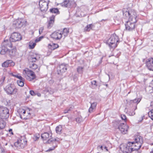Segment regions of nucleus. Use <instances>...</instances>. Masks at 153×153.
<instances>
[{"instance_id": "nucleus-44", "label": "nucleus", "mask_w": 153, "mask_h": 153, "mask_svg": "<svg viewBox=\"0 0 153 153\" xmlns=\"http://www.w3.org/2000/svg\"><path fill=\"white\" fill-rule=\"evenodd\" d=\"M121 117L123 120H124V122H126L127 120V119L125 115L124 114H122L121 115Z\"/></svg>"}, {"instance_id": "nucleus-17", "label": "nucleus", "mask_w": 153, "mask_h": 153, "mask_svg": "<svg viewBox=\"0 0 153 153\" xmlns=\"http://www.w3.org/2000/svg\"><path fill=\"white\" fill-rule=\"evenodd\" d=\"M74 3L72 1L65 0L62 3L60 4L63 7L70 8L72 7V4Z\"/></svg>"}, {"instance_id": "nucleus-59", "label": "nucleus", "mask_w": 153, "mask_h": 153, "mask_svg": "<svg viewBox=\"0 0 153 153\" xmlns=\"http://www.w3.org/2000/svg\"><path fill=\"white\" fill-rule=\"evenodd\" d=\"M23 114H25L26 113V111L25 110H23Z\"/></svg>"}, {"instance_id": "nucleus-41", "label": "nucleus", "mask_w": 153, "mask_h": 153, "mask_svg": "<svg viewBox=\"0 0 153 153\" xmlns=\"http://www.w3.org/2000/svg\"><path fill=\"white\" fill-rule=\"evenodd\" d=\"M149 117L153 120V109L152 110L148 113Z\"/></svg>"}, {"instance_id": "nucleus-1", "label": "nucleus", "mask_w": 153, "mask_h": 153, "mask_svg": "<svg viewBox=\"0 0 153 153\" xmlns=\"http://www.w3.org/2000/svg\"><path fill=\"white\" fill-rule=\"evenodd\" d=\"M104 42L110 49L115 48L120 42L118 36L115 33L111 35L108 40H105Z\"/></svg>"}, {"instance_id": "nucleus-9", "label": "nucleus", "mask_w": 153, "mask_h": 153, "mask_svg": "<svg viewBox=\"0 0 153 153\" xmlns=\"http://www.w3.org/2000/svg\"><path fill=\"white\" fill-rule=\"evenodd\" d=\"M49 2V1H48V2H47L45 0H39V5L41 11L45 12L47 11Z\"/></svg>"}, {"instance_id": "nucleus-12", "label": "nucleus", "mask_w": 153, "mask_h": 153, "mask_svg": "<svg viewBox=\"0 0 153 153\" xmlns=\"http://www.w3.org/2000/svg\"><path fill=\"white\" fill-rule=\"evenodd\" d=\"M50 36L53 40H59L62 37V33L59 30L55 31Z\"/></svg>"}, {"instance_id": "nucleus-21", "label": "nucleus", "mask_w": 153, "mask_h": 153, "mask_svg": "<svg viewBox=\"0 0 153 153\" xmlns=\"http://www.w3.org/2000/svg\"><path fill=\"white\" fill-rule=\"evenodd\" d=\"M141 100V99L139 98H136L133 100H131L130 101V103L131 104H133V103L134 104L135 106V108L134 109V110H135L137 109V105L140 102Z\"/></svg>"}, {"instance_id": "nucleus-20", "label": "nucleus", "mask_w": 153, "mask_h": 153, "mask_svg": "<svg viewBox=\"0 0 153 153\" xmlns=\"http://www.w3.org/2000/svg\"><path fill=\"white\" fill-rule=\"evenodd\" d=\"M15 65V63L12 60H7L4 62L2 64L3 67L7 68L8 67L13 66Z\"/></svg>"}, {"instance_id": "nucleus-52", "label": "nucleus", "mask_w": 153, "mask_h": 153, "mask_svg": "<svg viewBox=\"0 0 153 153\" xmlns=\"http://www.w3.org/2000/svg\"><path fill=\"white\" fill-rule=\"evenodd\" d=\"M44 38V36H40L38 39H36V41H40L42 39Z\"/></svg>"}, {"instance_id": "nucleus-34", "label": "nucleus", "mask_w": 153, "mask_h": 153, "mask_svg": "<svg viewBox=\"0 0 153 153\" xmlns=\"http://www.w3.org/2000/svg\"><path fill=\"white\" fill-rule=\"evenodd\" d=\"M29 68L33 70L37 69L38 68V66L35 63H29Z\"/></svg>"}, {"instance_id": "nucleus-45", "label": "nucleus", "mask_w": 153, "mask_h": 153, "mask_svg": "<svg viewBox=\"0 0 153 153\" xmlns=\"http://www.w3.org/2000/svg\"><path fill=\"white\" fill-rule=\"evenodd\" d=\"M12 76H14L16 77L17 78L19 79H22V77L20 75H19V74H12Z\"/></svg>"}, {"instance_id": "nucleus-50", "label": "nucleus", "mask_w": 153, "mask_h": 153, "mask_svg": "<svg viewBox=\"0 0 153 153\" xmlns=\"http://www.w3.org/2000/svg\"><path fill=\"white\" fill-rule=\"evenodd\" d=\"M44 30V27H41L39 29V33L40 34H41L43 32Z\"/></svg>"}, {"instance_id": "nucleus-19", "label": "nucleus", "mask_w": 153, "mask_h": 153, "mask_svg": "<svg viewBox=\"0 0 153 153\" xmlns=\"http://www.w3.org/2000/svg\"><path fill=\"white\" fill-rule=\"evenodd\" d=\"M68 66V64L62 63L59 65V68H58V71H59L61 73H64L67 71Z\"/></svg>"}, {"instance_id": "nucleus-61", "label": "nucleus", "mask_w": 153, "mask_h": 153, "mask_svg": "<svg viewBox=\"0 0 153 153\" xmlns=\"http://www.w3.org/2000/svg\"><path fill=\"white\" fill-rule=\"evenodd\" d=\"M105 149L107 150V151H108V149H107V147H106V146H105Z\"/></svg>"}, {"instance_id": "nucleus-35", "label": "nucleus", "mask_w": 153, "mask_h": 153, "mask_svg": "<svg viewBox=\"0 0 153 153\" xmlns=\"http://www.w3.org/2000/svg\"><path fill=\"white\" fill-rule=\"evenodd\" d=\"M24 79L22 78V79H21L17 81V83L18 85L20 86L23 87L24 85Z\"/></svg>"}, {"instance_id": "nucleus-38", "label": "nucleus", "mask_w": 153, "mask_h": 153, "mask_svg": "<svg viewBox=\"0 0 153 153\" xmlns=\"http://www.w3.org/2000/svg\"><path fill=\"white\" fill-rule=\"evenodd\" d=\"M39 59H37L34 58H30V57L29 59V63H31V62L32 63H34L35 62H36L37 61H38Z\"/></svg>"}, {"instance_id": "nucleus-33", "label": "nucleus", "mask_w": 153, "mask_h": 153, "mask_svg": "<svg viewBox=\"0 0 153 153\" xmlns=\"http://www.w3.org/2000/svg\"><path fill=\"white\" fill-rule=\"evenodd\" d=\"M6 125V123L3 119L0 118V130L4 128Z\"/></svg>"}, {"instance_id": "nucleus-6", "label": "nucleus", "mask_w": 153, "mask_h": 153, "mask_svg": "<svg viewBox=\"0 0 153 153\" xmlns=\"http://www.w3.org/2000/svg\"><path fill=\"white\" fill-rule=\"evenodd\" d=\"M26 21L23 19H18L13 21V26L16 29H18L26 25Z\"/></svg>"}, {"instance_id": "nucleus-18", "label": "nucleus", "mask_w": 153, "mask_h": 153, "mask_svg": "<svg viewBox=\"0 0 153 153\" xmlns=\"http://www.w3.org/2000/svg\"><path fill=\"white\" fill-rule=\"evenodd\" d=\"M11 41L9 40H4L1 44V45L4 46L5 47L9 49V48H13V47L11 43Z\"/></svg>"}, {"instance_id": "nucleus-64", "label": "nucleus", "mask_w": 153, "mask_h": 153, "mask_svg": "<svg viewBox=\"0 0 153 153\" xmlns=\"http://www.w3.org/2000/svg\"><path fill=\"white\" fill-rule=\"evenodd\" d=\"M102 10H103V9H100V11H102Z\"/></svg>"}, {"instance_id": "nucleus-3", "label": "nucleus", "mask_w": 153, "mask_h": 153, "mask_svg": "<svg viewBox=\"0 0 153 153\" xmlns=\"http://www.w3.org/2000/svg\"><path fill=\"white\" fill-rule=\"evenodd\" d=\"M41 137L43 140H47L46 143L51 144L52 143H55L56 141L59 142V140L52 137V133L49 132H45L41 134Z\"/></svg>"}, {"instance_id": "nucleus-7", "label": "nucleus", "mask_w": 153, "mask_h": 153, "mask_svg": "<svg viewBox=\"0 0 153 153\" xmlns=\"http://www.w3.org/2000/svg\"><path fill=\"white\" fill-rule=\"evenodd\" d=\"M7 93L9 95H13L17 92V89L13 84H9L4 88Z\"/></svg>"}, {"instance_id": "nucleus-2", "label": "nucleus", "mask_w": 153, "mask_h": 153, "mask_svg": "<svg viewBox=\"0 0 153 153\" xmlns=\"http://www.w3.org/2000/svg\"><path fill=\"white\" fill-rule=\"evenodd\" d=\"M137 18L134 16L132 18L130 17L128 19V20L126 21L125 24L126 30L131 31L134 29L136 26L135 23L137 22Z\"/></svg>"}, {"instance_id": "nucleus-24", "label": "nucleus", "mask_w": 153, "mask_h": 153, "mask_svg": "<svg viewBox=\"0 0 153 153\" xmlns=\"http://www.w3.org/2000/svg\"><path fill=\"white\" fill-rule=\"evenodd\" d=\"M16 48L15 47H13L12 49L10 50L9 49L8 54L10 56H14L16 55Z\"/></svg>"}, {"instance_id": "nucleus-31", "label": "nucleus", "mask_w": 153, "mask_h": 153, "mask_svg": "<svg viewBox=\"0 0 153 153\" xmlns=\"http://www.w3.org/2000/svg\"><path fill=\"white\" fill-rule=\"evenodd\" d=\"M62 126L61 125H59L57 126L56 128V133L59 134H60L62 133Z\"/></svg>"}, {"instance_id": "nucleus-36", "label": "nucleus", "mask_w": 153, "mask_h": 153, "mask_svg": "<svg viewBox=\"0 0 153 153\" xmlns=\"http://www.w3.org/2000/svg\"><path fill=\"white\" fill-rule=\"evenodd\" d=\"M74 106H71L65 109L64 111V113L65 114L69 113V112L71 111L73 108Z\"/></svg>"}, {"instance_id": "nucleus-53", "label": "nucleus", "mask_w": 153, "mask_h": 153, "mask_svg": "<svg viewBox=\"0 0 153 153\" xmlns=\"http://www.w3.org/2000/svg\"><path fill=\"white\" fill-rule=\"evenodd\" d=\"M8 131L9 132V133L10 134H11L12 135H13V132H12V129H10L9 130H8Z\"/></svg>"}, {"instance_id": "nucleus-25", "label": "nucleus", "mask_w": 153, "mask_h": 153, "mask_svg": "<svg viewBox=\"0 0 153 153\" xmlns=\"http://www.w3.org/2000/svg\"><path fill=\"white\" fill-rule=\"evenodd\" d=\"M1 50L0 53L1 54L4 55L5 54H8L9 49H7V48L5 47L2 45H1Z\"/></svg>"}, {"instance_id": "nucleus-51", "label": "nucleus", "mask_w": 153, "mask_h": 153, "mask_svg": "<svg viewBox=\"0 0 153 153\" xmlns=\"http://www.w3.org/2000/svg\"><path fill=\"white\" fill-rule=\"evenodd\" d=\"M76 120L78 123H80L81 121V119L79 117H77L76 119Z\"/></svg>"}, {"instance_id": "nucleus-13", "label": "nucleus", "mask_w": 153, "mask_h": 153, "mask_svg": "<svg viewBox=\"0 0 153 153\" xmlns=\"http://www.w3.org/2000/svg\"><path fill=\"white\" fill-rule=\"evenodd\" d=\"M123 16L126 17H129L128 19L130 17L132 18L134 16L137 17V13L134 10H131V11H123Z\"/></svg>"}, {"instance_id": "nucleus-40", "label": "nucleus", "mask_w": 153, "mask_h": 153, "mask_svg": "<svg viewBox=\"0 0 153 153\" xmlns=\"http://www.w3.org/2000/svg\"><path fill=\"white\" fill-rule=\"evenodd\" d=\"M5 79V76H3L1 77L0 79V86H1L3 84Z\"/></svg>"}, {"instance_id": "nucleus-11", "label": "nucleus", "mask_w": 153, "mask_h": 153, "mask_svg": "<svg viewBox=\"0 0 153 153\" xmlns=\"http://www.w3.org/2000/svg\"><path fill=\"white\" fill-rule=\"evenodd\" d=\"M22 36L20 33L17 32H13L11 36L10 39L12 42H16L20 40Z\"/></svg>"}, {"instance_id": "nucleus-29", "label": "nucleus", "mask_w": 153, "mask_h": 153, "mask_svg": "<svg viewBox=\"0 0 153 153\" xmlns=\"http://www.w3.org/2000/svg\"><path fill=\"white\" fill-rule=\"evenodd\" d=\"M58 143L59 142H57V141H56L55 143H52L51 144H53L54 145H53V146L49 148L48 150L46 151V152H49L54 150L55 148L57 147V143Z\"/></svg>"}, {"instance_id": "nucleus-47", "label": "nucleus", "mask_w": 153, "mask_h": 153, "mask_svg": "<svg viewBox=\"0 0 153 153\" xmlns=\"http://www.w3.org/2000/svg\"><path fill=\"white\" fill-rule=\"evenodd\" d=\"M127 113L130 116H133L135 114V113L134 111H128Z\"/></svg>"}, {"instance_id": "nucleus-16", "label": "nucleus", "mask_w": 153, "mask_h": 153, "mask_svg": "<svg viewBox=\"0 0 153 153\" xmlns=\"http://www.w3.org/2000/svg\"><path fill=\"white\" fill-rule=\"evenodd\" d=\"M55 15H52L49 18V20L47 21V28H51L53 26L55 21Z\"/></svg>"}, {"instance_id": "nucleus-8", "label": "nucleus", "mask_w": 153, "mask_h": 153, "mask_svg": "<svg viewBox=\"0 0 153 153\" xmlns=\"http://www.w3.org/2000/svg\"><path fill=\"white\" fill-rule=\"evenodd\" d=\"M9 110L6 108L0 106V118L6 119L9 117Z\"/></svg>"}, {"instance_id": "nucleus-58", "label": "nucleus", "mask_w": 153, "mask_h": 153, "mask_svg": "<svg viewBox=\"0 0 153 153\" xmlns=\"http://www.w3.org/2000/svg\"><path fill=\"white\" fill-rule=\"evenodd\" d=\"M102 57L100 59V62H99L100 64L102 63Z\"/></svg>"}, {"instance_id": "nucleus-62", "label": "nucleus", "mask_w": 153, "mask_h": 153, "mask_svg": "<svg viewBox=\"0 0 153 153\" xmlns=\"http://www.w3.org/2000/svg\"><path fill=\"white\" fill-rule=\"evenodd\" d=\"M39 69H38V70H37V71H37V72H39Z\"/></svg>"}, {"instance_id": "nucleus-4", "label": "nucleus", "mask_w": 153, "mask_h": 153, "mask_svg": "<svg viewBox=\"0 0 153 153\" xmlns=\"http://www.w3.org/2000/svg\"><path fill=\"white\" fill-rule=\"evenodd\" d=\"M134 139V141H133L134 143V144H133V146L135 148H132L133 149V151L138 150L141 147L142 144L143 143V140L142 137L139 135L135 136Z\"/></svg>"}, {"instance_id": "nucleus-56", "label": "nucleus", "mask_w": 153, "mask_h": 153, "mask_svg": "<svg viewBox=\"0 0 153 153\" xmlns=\"http://www.w3.org/2000/svg\"><path fill=\"white\" fill-rule=\"evenodd\" d=\"M74 81H75V80L76 81L77 79V78L76 76L75 77L74 76Z\"/></svg>"}, {"instance_id": "nucleus-10", "label": "nucleus", "mask_w": 153, "mask_h": 153, "mask_svg": "<svg viewBox=\"0 0 153 153\" xmlns=\"http://www.w3.org/2000/svg\"><path fill=\"white\" fill-rule=\"evenodd\" d=\"M128 127V126L125 123H120L118 124L117 128L122 133L125 134L127 133Z\"/></svg>"}, {"instance_id": "nucleus-22", "label": "nucleus", "mask_w": 153, "mask_h": 153, "mask_svg": "<svg viewBox=\"0 0 153 153\" xmlns=\"http://www.w3.org/2000/svg\"><path fill=\"white\" fill-rule=\"evenodd\" d=\"M19 141V149L23 148L26 146L27 143V141L26 140L22 139Z\"/></svg>"}, {"instance_id": "nucleus-27", "label": "nucleus", "mask_w": 153, "mask_h": 153, "mask_svg": "<svg viewBox=\"0 0 153 153\" xmlns=\"http://www.w3.org/2000/svg\"><path fill=\"white\" fill-rule=\"evenodd\" d=\"M40 55L37 53H31L30 54V58H37L39 59L40 58Z\"/></svg>"}, {"instance_id": "nucleus-23", "label": "nucleus", "mask_w": 153, "mask_h": 153, "mask_svg": "<svg viewBox=\"0 0 153 153\" xmlns=\"http://www.w3.org/2000/svg\"><path fill=\"white\" fill-rule=\"evenodd\" d=\"M95 27L94 24H91L88 25L84 28L85 31L89 32L91 30Z\"/></svg>"}, {"instance_id": "nucleus-14", "label": "nucleus", "mask_w": 153, "mask_h": 153, "mask_svg": "<svg viewBox=\"0 0 153 153\" xmlns=\"http://www.w3.org/2000/svg\"><path fill=\"white\" fill-rule=\"evenodd\" d=\"M120 150L123 152H126V153H131L133 151V149L132 148H129L128 147L126 144L121 145L120 147Z\"/></svg>"}, {"instance_id": "nucleus-57", "label": "nucleus", "mask_w": 153, "mask_h": 153, "mask_svg": "<svg viewBox=\"0 0 153 153\" xmlns=\"http://www.w3.org/2000/svg\"><path fill=\"white\" fill-rule=\"evenodd\" d=\"M108 20V19H102V20L101 21V22H102V21H107Z\"/></svg>"}, {"instance_id": "nucleus-32", "label": "nucleus", "mask_w": 153, "mask_h": 153, "mask_svg": "<svg viewBox=\"0 0 153 153\" xmlns=\"http://www.w3.org/2000/svg\"><path fill=\"white\" fill-rule=\"evenodd\" d=\"M59 47V46L58 44L54 43H53L52 45L49 44L48 45L49 48L52 50H54L58 48Z\"/></svg>"}, {"instance_id": "nucleus-55", "label": "nucleus", "mask_w": 153, "mask_h": 153, "mask_svg": "<svg viewBox=\"0 0 153 153\" xmlns=\"http://www.w3.org/2000/svg\"><path fill=\"white\" fill-rule=\"evenodd\" d=\"M36 95H37L38 97H40L41 96V94L39 93H36Z\"/></svg>"}, {"instance_id": "nucleus-49", "label": "nucleus", "mask_w": 153, "mask_h": 153, "mask_svg": "<svg viewBox=\"0 0 153 153\" xmlns=\"http://www.w3.org/2000/svg\"><path fill=\"white\" fill-rule=\"evenodd\" d=\"M30 94L32 96H35L36 95V93L34 91L32 90H31L30 91Z\"/></svg>"}, {"instance_id": "nucleus-43", "label": "nucleus", "mask_w": 153, "mask_h": 153, "mask_svg": "<svg viewBox=\"0 0 153 153\" xmlns=\"http://www.w3.org/2000/svg\"><path fill=\"white\" fill-rule=\"evenodd\" d=\"M134 143L133 142H129L126 145L129 148H132V147L134 146H133V144H134Z\"/></svg>"}, {"instance_id": "nucleus-46", "label": "nucleus", "mask_w": 153, "mask_h": 153, "mask_svg": "<svg viewBox=\"0 0 153 153\" xmlns=\"http://www.w3.org/2000/svg\"><path fill=\"white\" fill-rule=\"evenodd\" d=\"M19 140H18V141L16 142H15L14 144V146L17 147V148H18L19 149Z\"/></svg>"}, {"instance_id": "nucleus-63", "label": "nucleus", "mask_w": 153, "mask_h": 153, "mask_svg": "<svg viewBox=\"0 0 153 153\" xmlns=\"http://www.w3.org/2000/svg\"><path fill=\"white\" fill-rule=\"evenodd\" d=\"M105 86H106V87H108V85L107 84H105Z\"/></svg>"}, {"instance_id": "nucleus-60", "label": "nucleus", "mask_w": 153, "mask_h": 153, "mask_svg": "<svg viewBox=\"0 0 153 153\" xmlns=\"http://www.w3.org/2000/svg\"><path fill=\"white\" fill-rule=\"evenodd\" d=\"M50 82H51V83H53V81L51 80L50 81Z\"/></svg>"}, {"instance_id": "nucleus-26", "label": "nucleus", "mask_w": 153, "mask_h": 153, "mask_svg": "<svg viewBox=\"0 0 153 153\" xmlns=\"http://www.w3.org/2000/svg\"><path fill=\"white\" fill-rule=\"evenodd\" d=\"M91 105L90 107L88 110V111L89 113H91L93 111V110L95 108L97 105L96 102H94L92 103H91Z\"/></svg>"}, {"instance_id": "nucleus-37", "label": "nucleus", "mask_w": 153, "mask_h": 153, "mask_svg": "<svg viewBox=\"0 0 153 153\" xmlns=\"http://www.w3.org/2000/svg\"><path fill=\"white\" fill-rule=\"evenodd\" d=\"M69 32L68 29L66 28H64L62 32V34H63L65 37L66 36L68 35Z\"/></svg>"}, {"instance_id": "nucleus-15", "label": "nucleus", "mask_w": 153, "mask_h": 153, "mask_svg": "<svg viewBox=\"0 0 153 153\" xmlns=\"http://www.w3.org/2000/svg\"><path fill=\"white\" fill-rule=\"evenodd\" d=\"M146 66L148 69L153 71V58H149L147 59L146 62Z\"/></svg>"}, {"instance_id": "nucleus-30", "label": "nucleus", "mask_w": 153, "mask_h": 153, "mask_svg": "<svg viewBox=\"0 0 153 153\" xmlns=\"http://www.w3.org/2000/svg\"><path fill=\"white\" fill-rule=\"evenodd\" d=\"M91 88L94 89H96L98 86L97 83V81L95 80H93L91 82Z\"/></svg>"}, {"instance_id": "nucleus-28", "label": "nucleus", "mask_w": 153, "mask_h": 153, "mask_svg": "<svg viewBox=\"0 0 153 153\" xmlns=\"http://www.w3.org/2000/svg\"><path fill=\"white\" fill-rule=\"evenodd\" d=\"M50 12L52 13H54L56 15L57 14H59L60 12L57 8H53L49 10Z\"/></svg>"}, {"instance_id": "nucleus-54", "label": "nucleus", "mask_w": 153, "mask_h": 153, "mask_svg": "<svg viewBox=\"0 0 153 153\" xmlns=\"http://www.w3.org/2000/svg\"><path fill=\"white\" fill-rule=\"evenodd\" d=\"M97 149H100L102 150H103V146H97Z\"/></svg>"}, {"instance_id": "nucleus-39", "label": "nucleus", "mask_w": 153, "mask_h": 153, "mask_svg": "<svg viewBox=\"0 0 153 153\" xmlns=\"http://www.w3.org/2000/svg\"><path fill=\"white\" fill-rule=\"evenodd\" d=\"M83 68L81 66H79L77 68V71L78 73L81 74L83 72Z\"/></svg>"}, {"instance_id": "nucleus-48", "label": "nucleus", "mask_w": 153, "mask_h": 153, "mask_svg": "<svg viewBox=\"0 0 153 153\" xmlns=\"http://www.w3.org/2000/svg\"><path fill=\"white\" fill-rule=\"evenodd\" d=\"M0 153H6L5 149L2 147H0Z\"/></svg>"}, {"instance_id": "nucleus-42", "label": "nucleus", "mask_w": 153, "mask_h": 153, "mask_svg": "<svg viewBox=\"0 0 153 153\" xmlns=\"http://www.w3.org/2000/svg\"><path fill=\"white\" fill-rule=\"evenodd\" d=\"M36 44L35 43H33L30 42L29 45V48L30 49H33L34 48Z\"/></svg>"}, {"instance_id": "nucleus-5", "label": "nucleus", "mask_w": 153, "mask_h": 153, "mask_svg": "<svg viewBox=\"0 0 153 153\" xmlns=\"http://www.w3.org/2000/svg\"><path fill=\"white\" fill-rule=\"evenodd\" d=\"M23 74L26 79L30 81L33 80L36 77L34 72L28 68L24 70Z\"/></svg>"}]
</instances>
